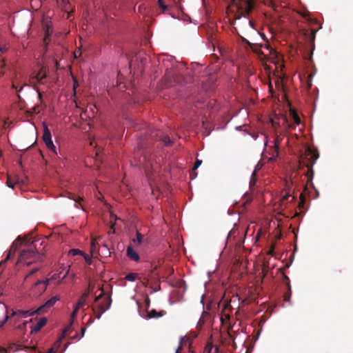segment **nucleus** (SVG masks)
<instances>
[{
  "label": "nucleus",
  "instance_id": "f257e3e1",
  "mask_svg": "<svg viewBox=\"0 0 353 353\" xmlns=\"http://www.w3.org/2000/svg\"><path fill=\"white\" fill-rule=\"evenodd\" d=\"M319 157V153L317 150H314L310 148H307L305 152L301 156L299 161V169L303 170L306 168V171L303 173L307 179L306 184L304 186L303 192L300 194V202L299 207L303 208L305 204V194L307 193L308 188L314 189V185L312 183L314 172L313 166L316 163V160Z\"/></svg>",
  "mask_w": 353,
  "mask_h": 353
},
{
  "label": "nucleus",
  "instance_id": "f03ea898",
  "mask_svg": "<svg viewBox=\"0 0 353 353\" xmlns=\"http://www.w3.org/2000/svg\"><path fill=\"white\" fill-rule=\"evenodd\" d=\"M139 155L137 165L145 170L146 176L150 181L155 180V174L158 172L159 165L154 161L153 157L145 152L137 153Z\"/></svg>",
  "mask_w": 353,
  "mask_h": 353
},
{
  "label": "nucleus",
  "instance_id": "7ed1b4c3",
  "mask_svg": "<svg viewBox=\"0 0 353 353\" xmlns=\"http://www.w3.org/2000/svg\"><path fill=\"white\" fill-rule=\"evenodd\" d=\"M184 81L183 77L174 71H167L161 79V84L165 88L174 86L175 84L181 85Z\"/></svg>",
  "mask_w": 353,
  "mask_h": 353
},
{
  "label": "nucleus",
  "instance_id": "20e7f679",
  "mask_svg": "<svg viewBox=\"0 0 353 353\" xmlns=\"http://www.w3.org/2000/svg\"><path fill=\"white\" fill-rule=\"evenodd\" d=\"M27 241L28 242L27 245H29V247L27 249H24L21 252L19 258L18 259V262L25 261L26 259H32L34 261L41 260L43 256L42 254L37 252L35 248L32 245V243H33L32 239H27Z\"/></svg>",
  "mask_w": 353,
  "mask_h": 353
},
{
  "label": "nucleus",
  "instance_id": "39448f33",
  "mask_svg": "<svg viewBox=\"0 0 353 353\" xmlns=\"http://www.w3.org/2000/svg\"><path fill=\"white\" fill-rule=\"evenodd\" d=\"M112 304V299L110 295H107L103 297L101 302L94 305L92 307L93 312L97 319H100L102 314L108 310Z\"/></svg>",
  "mask_w": 353,
  "mask_h": 353
},
{
  "label": "nucleus",
  "instance_id": "423d86ee",
  "mask_svg": "<svg viewBox=\"0 0 353 353\" xmlns=\"http://www.w3.org/2000/svg\"><path fill=\"white\" fill-rule=\"evenodd\" d=\"M28 243V242L27 241V238H23L20 236H18L17 239L12 243L6 258L0 263V265L6 263L8 259L13 257L15 254L16 251L21 245H26Z\"/></svg>",
  "mask_w": 353,
  "mask_h": 353
},
{
  "label": "nucleus",
  "instance_id": "0eeeda50",
  "mask_svg": "<svg viewBox=\"0 0 353 353\" xmlns=\"http://www.w3.org/2000/svg\"><path fill=\"white\" fill-rule=\"evenodd\" d=\"M28 243V242L27 241V238H23L20 236H18L17 239L12 243L6 258L0 263V265L6 263L8 259L13 257L15 254L16 251L21 245H26Z\"/></svg>",
  "mask_w": 353,
  "mask_h": 353
},
{
  "label": "nucleus",
  "instance_id": "6e6552de",
  "mask_svg": "<svg viewBox=\"0 0 353 353\" xmlns=\"http://www.w3.org/2000/svg\"><path fill=\"white\" fill-rule=\"evenodd\" d=\"M175 353H194V351L192 348L191 343H190L189 337L184 336L180 338L179 346Z\"/></svg>",
  "mask_w": 353,
  "mask_h": 353
},
{
  "label": "nucleus",
  "instance_id": "1a4fd4ad",
  "mask_svg": "<svg viewBox=\"0 0 353 353\" xmlns=\"http://www.w3.org/2000/svg\"><path fill=\"white\" fill-rule=\"evenodd\" d=\"M146 133L147 136L151 139H157L159 138V139L162 141L165 145H170L172 143L169 137L159 134L160 132L157 130L150 128L147 130Z\"/></svg>",
  "mask_w": 353,
  "mask_h": 353
},
{
  "label": "nucleus",
  "instance_id": "9d476101",
  "mask_svg": "<svg viewBox=\"0 0 353 353\" xmlns=\"http://www.w3.org/2000/svg\"><path fill=\"white\" fill-rule=\"evenodd\" d=\"M11 312H12L11 314L9 315L8 310H7L6 315L10 316L9 319H10L11 317H14L16 322L19 321L21 319L26 318L29 316H32V315L37 314L36 312H34V311H31V310H14L12 309Z\"/></svg>",
  "mask_w": 353,
  "mask_h": 353
},
{
  "label": "nucleus",
  "instance_id": "9b49d317",
  "mask_svg": "<svg viewBox=\"0 0 353 353\" xmlns=\"http://www.w3.org/2000/svg\"><path fill=\"white\" fill-rule=\"evenodd\" d=\"M59 296H54L48 300L44 304L38 307L34 312L37 314H42L46 312L50 307H52L59 300Z\"/></svg>",
  "mask_w": 353,
  "mask_h": 353
},
{
  "label": "nucleus",
  "instance_id": "f8f14e48",
  "mask_svg": "<svg viewBox=\"0 0 353 353\" xmlns=\"http://www.w3.org/2000/svg\"><path fill=\"white\" fill-rule=\"evenodd\" d=\"M254 8V3L251 0H245L243 1L239 7L241 14L243 17L248 15Z\"/></svg>",
  "mask_w": 353,
  "mask_h": 353
},
{
  "label": "nucleus",
  "instance_id": "ddd939ff",
  "mask_svg": "<svg viewBox=\"0 0 353 353\" xmlns=\"http://www.w3.org/2000/svg\"><path fill=\"white\" fill-rule=\"evenodd\" d=\"M301 33L303 34L305 39L310 44H311V45L314 44L316 30H313V29H312V30L302 29Z\"/></svg>",
  "mask_w": 353,
  "mask_h": 353
},
{
  "label": "nucleus",
  "instance_id": "4468645a",
  "mask_svg": "<svg viewBox=\"0 0 353 353\" xmlns=\"http://www.w3.org/2000/svg\"><path fill=\"white\" fill-rule=\"evenodd\" d=\"M46 323L47 319L46 317L40 318L37 324L31 327V332L37 333L46 324Z\"/></svg>",
  "mask_w": 353,
  "mask_h": 353
},
{
  "label": "nucleus",
  "instance_id": "2eb2a0df",
  "mask_svg": "<svg viewBox=\"0 0 353 353\" xmlns=\"http://www.w3.org/2000/svg\"><path fill=\"white\" fill-rule=\"evenodd\" d=\"M46 77V74L43 71V69L41 68L37 74L32 77V83H34V81H36L37 83L43 84V80Z\"/></svg>",
  "mask_w": 353,
  "mask_h": 353
},
{
  "label": "nucleus",
  "instance_id": "dca6fc26",
  "mask_svg": "<svg viewBox=\"0 0 353 353\" xmlns=\"http://www.w3.org/2000/svg\"><path fill=\"white\" fill-rule=\"evenodd\" d=\"M127 256L132 260L134 261H138L139 260V256L136 251L133 250L131 246H128L127 248Z\"/></svg>",
  "mask_w": 353,
  "mask_h": 353
},
{
  "label": "nucleus",
  "instance_id": "f3484780",
  "mask_svg": "<svg viewBox=\"0 0 353 353\" xmlns=\"http://www.w3.org/2000/svg\"><path fill=\"white\" fill-rule=\"evenodd\" d=\"M20 183L19 179L17 176H14L12 178L10 176H8L7 181H6V185L11 188H14V185L19 184Z\"/></svg>",
  "mask_w": 353,
  "mask_h": 353
},
{
  "label": "nucleus",
  "instance_id": "a211bd4d",
  "mask_svg": "<svg viewBox=\"0 0 353 353\" xmlns=\"http://www.w3.org/2000/svg\"><path fill=\"white\" fill-rule=\"evenodd\" d=\"M165 314V312L163 310L160 311L159 312H157L156 310H152L150 312H149L147 314V317L148 319L151 318H159L161 316H163Z\"/></svg>",
  "mask_w": 353,
  "mask_h": 353
},
{
  "label": "nucleus",
  "instance_id": "6ab92c4d",
  "mask_svg": "<svg viewBox=\"0 0 353 353\" xmlns=\"http://www.w3.org/2000/svg\"><path fill=\"white\" fill-rule=\"evenodd\" d=\"M42 138L43 142L50 141V140L52 139L50 131L45 123H43V134Z\"/></svg>",
  "mask_w": 353,
  "mask_h": 353
},
{
  "label": "nucleus",
  "instance_id": "aec40b11",
  "mask_svg": "<svg viewBox=\"0 0 353 353\" xmlns=\"http://www.w3.org/2000/svg\"><path fill=\"white\" fill-rule=\"evenodd\" d=\"M56 1H57V3L59 2V0H56ZM61 1L63 5V9L64 10L65 12H67L69 15L70 14L69 10L70 9V4L69 2V0H61Z\"/></svg>",
  "mask_w": 353,
  "mask_h": 353
},
{
  "label": "nucleus",
  "instance_id": "412c9836",
  "mask_svg": "<svg viewBox=\"0 0 353 353\" xmlns=\"http://www.w3.org/2000/svg\"><path fill=\"white\" fill-rule=\"evenodd\" d=\"M48 283H49V279H46V280H37L34 285L36 287V286H38L40 284H43V289H42V291L44 292L46 288H47V286L48 285Z\"/></svg>",
  "mask_w": 353,
  "mask_h": 353
},
{
  "label": "nucleus",
  "instance_id": "4be33fe9",
  "mask_svg": "<svg viewBox=\"0 0 353 353\" xmlns=\"http://www.w3.org/2000/svg\"><path fill=\"white\" fill-rule=\"evenodd\" d=\"M87 296H88V294L87 293H83V295L80 297V299H79L77 305H78V307H83L85 303V301H86V299H87Z\"/></svg>",
  "mask_w": 353,
  "mask_h": 353
},
{
  "label": "nucleus",
  "instance_id": "5701e85b",
  "mask_svg": "<svg viewBox=\"0 0 353 353\" xmlns=\"http://www.w3.org/2000/svg\"><path fill=\"white\" fill-rule=\"evenodd\" d=\"M69 198L75 201L76 203L74 204V205L77 208V203L81 204V202L83 201V199L81 196H77L74 194H70V196H69Z\"/></svg>",
  "mask_w": 353,
  "mask_h": 353
},
{
  "label": "nucleus",
  "instance_id": "b1692460",
  "mask_svg": "<svg viewBox=\"0 0 353 353\" xmlns=\"http://www.w3.org/2000/svg\"><path fill=\"white\" fill-rule=\"evenodd\" d=\"M47 146V148L51 151L54 154H57V152H56V147L55 145H54L52 139L50 140V141H46V142H44Z\"/></svg>",
  "mask_w": 353,
  "mask_h": 353
},
{
  "label": "nucleus",
  "instance_id": "393cba45",
  "mask_svg": "<svg viewBox=\"0 0 353 353\" xmlns=\"http://www.w3.org/2000/svg\"><path fill=\"white\" fill-rule=\"evenodd\" d=\"M137 274L129 273L125 276V280H127L128 281H134L135 279H137Z\"/></svg>",
  "mask_w": 353,
  "mask_h": 353
},
{
  "label": "nucleus",
  "instance_id": "a878e982",
  "mask_svg": "<svg viewBox=\"0 0 353 353\" xmlns=\"http://www.w3.org/2000/svg\"><path fill=\"white\" fill-rule=\"evenodd\" d=\"M288 292L284 294V301H289L290 299V297H291V286L289 283H288Z\"/></svg>",
  "mask_w": 353,
  "mask_h": 353
},
{
  "label": "nucleus",
  "instance_id": "bb28decb",
  "mask_svg": "<svg viewBox=\"0 0 353 353\" xmlns=\"http://www.w3.org/2000/svg\"><path fill=\"white\" fill-rule=\"evenodd\" d=\"M99 290L101 291V294L97 296L94 299V305L99 303V301L104 296L105 293L102 288H99Z\"/></svg>",
  "mask_w": 353,
  "mask_h": 353
},
{
  "label": "nucleus",
  "instance_id": "cd10ccee",
  "mask_svg": "<svg viewBox=\"0 0 353 353\" xmlns=\"http://www.w3.org/2000/svg\"><path fill=\"white\" fill-rule=\"evenodd\" d=\"M83 252L78 250V249H72L70 250V254L73 255V256H76V255H78V254H81V255H83Z\"/></svg>",
  "mask_w": 353,
  "mask_h": 353
},
{
  "label": "nucleus",
  "instance_id": "c85d7f7f",
  "mask_svg": "<svg viewBox=\"0 0 353 353\" xmlns=\"http://www.w3.org/2000/svg\"><path fill=\"white\" fill-rule=\"evenodd\" d=\"M142 238H143V236L141 235V234L139 233V232H137V238L134 239L133 241L134 243L137 242L139 244H140L142 242Z\"/></svg>",
  "mask_w": 353,
  "mask_h": 353
},
{
  "label": "nucleus",
  "instance_id": "c756f323",
  "mask_svg": "<svg viewBox=\"0 0 353 353\" xmlns=\"http://www.w3.org/2000/svg\"><path fill=\"white\" fill-rule=\"evenodd\" d=\"M292 118H293L294 124L299 125L301 123L300 118L299 117V116L295 112H293Z\"/></svg>",
  "mask_w": 353,
  "mask_h": 353
},
{
  "label": "nucleus",
  "instance_id": "7c9ffc66",
  "mask_svg": "<svg viewBox=\"0 0 353 353\" xmlns=\"http://www.w3.org/2000/svg\"><path fill=\"white\" fill-rule=\"evenodd\" d=\"M159 7L163 10V12H165L168 10V6L164 3L163 0L158 1Z\"/></svg>",
  "mask_w": 353,
  "mask_h": 353
},
{
  "label": "nucleus",
  "instance_id": "2f4dec72",
  "mask_svg": "<svg viewBox=\"0 0 353 353\" xmlns=\"http://www.w3.org/2000/svg\"><path fill=\"white\" fill-rule=\"evenodd\" d=\"M201 160L196 159L192 168L193 171H195L201 165Z\"/></svg>",
  "mask_w": 353,
  "mask_h": 353
},
{
  "label": "nucleus",
  "instance_id": "473e14b6",
  "mask_svg": "<svg viewBox=\"0 0 353 353\" xmlns=\"http://www.w3.org/2000/svg\"><path fill=\"white\" fill-rule=\"evenodd\" d=\"M151 265H152V270H150V276H151L152 277H155L156 276V274L154 273V272L157 269L158 266L157 265L153 266L152 264Z\"/></svg>",
  "mask_w": 353,
  "mask_h": 353
},
{
  "label": "nucleus",
  "instance_id": "72a5a7b5",
  "mask_svg": "<svg viewBox=\"0 0 353 353\" xmlns=\"http://www.w3.org/2000/svg\"><path fill=\"white\" fill-rule=\"evenodd\" d=\"M82 256L84 257L85 261L88 264L90 265L92 263V259L90 256H88L85 253H83Z\"/></svg>",
  "mask_w": 353,
  "mask_h": 353
},
{
  "label": "nucleus",
  "instance_id": "f704fd0d",
  "mask_svg": "<svg viewBox=\"0 0 353 353\" xmlns=\"http://www.w3.org/2000/svg\"><path fill=\"white\" fill-rule=\"evenodd\" d=\"M70 330H71V325H68L66 327H65V329L63 331V336H65L68 335L70 333Z\"/></svg>",
  "mask_w": 353,
  "mask_h": 353
},
{
  "label": "nucleus",
  "instance_id": "c9c22d12",
  "mask_svg": "<svg viewBox=\"0 0 353 353\" xmlns=\"http://www.w3.org/2000/svg\"><path fill=\"white\" fill-rule=\"evenodd\" d=\"M5 66V63L3 59L0 60V76L4 74V72L2 70V68Z\"/></svg>",
  "mask_w": 353,
  "mask_h": 353
},
{
  "label": "nucleus",
  "instance_id": "e433bc0d",
  "mask_svg": "<svg viewBox=\"0 0 353 353\" xmlns=\"http://www.w3.org/2000/svg\"><path fill=\"white\" fill-rule=\"evenodd\" d=\"M38 270H39L38 268H34L33 270H32L29 272V274L26 276L25 280H27L29 276H30L31 275H32L34 273H36L38 271Z\"/></svg>",
  "mask_w": 353,
  "mask_h": 353
},
{
  "label": "nucleus",
  "instance_id": "4c0bfd02",
  "mask_svg": "<svg viewBox=\"0 0 353 353\" xmlns=\"http://www.w3.org/2000/svg\"><path fill=\"white\" fill-rule=\"evenodd\" d=\"M50 36V32H49V30L48 29L46 32V34H45V37L43 38V42L45 43H48V37Z\"/></svg>",
  "mask_w": 353,
  "mask_h": 353
},
{
  "label": "nucleus",
  "instance_id": "58836bf2",
  "mask_svg": "<svg viewBox=\"0 0 353 353\" xmlns=\"http://www.w3.org/2000/svg\"><path fill=\"white\" fill-rule=\"evenodd\" d=\"M255 176H256V173L255 172H254L252 174V176H251V180H250V185L252 184H254L255 181H256V178H255Z\"/></svg>",
  "mask_w": 353,
  "mask_h": 353
},
{
  "label": "nucleus",
  "instance_id": "ea45409f",
  "mask_svg": "<svg viewBox=\"0 0 353 353\" xmlns=\"http://www.w3.org/2000/svg\"><path fill=\"white\" fill-rule=\"evenodd\" d=\"M264 3L269 6H273L274 3L273 0H263Z\"/></svg>",
  "mask_w": 353,
  "mask_h": 353
},
{
  "label": "nucleus",
  "instance_id": "a19ab883",
  "mask_svg": "<svg viewBox=\"0 0 353 353\" xmlns=\"http://www.w3.org/2000/svg\"><path fill=\"white\" fill-rule=\"evenodd\" d=\"M97 246V242L96 240L92 239L91 242V248L92 250H95Z\"/></svg>",
  "mask_w": 353,
  "mask_h": 353
},
{
  "label": "nucleus",
  "instance_id": "79ce46f5",
  "mask_svg": "<svg viewBox=\"0 0 353 353\" xmlns=\"http://www.w3.org/2000/svg\"><path fill=\"white\" fill-rule=\"evenodd\" d=\"M28 323V321H24L22 323V325H20L18 326V328L19 329H23V328H25L26 327V325H27Z\"/></svg>",
  "mask_w": 353,
  "mask_h": 353
},
{
  "label": "nucleus",
  "instance_id": "37998d69",
  "mask_svg": "<svg viewBox=\"0 0 353 353\" xmlns=\"http://www.w3.org/2000/svg\"><path fill=\"white\" fill-rule=\"evenodd\" d=\"M10 316L6 315L5 319L0 323V327H2L4 323L9 319Z\"/></svg>",
  "mask_w": 353,
  "mask_h": 353
},
{
  "label": "nucleus",
  "instance_id": "c03bdc74",
  "mask_svg": "<svg viewBox=\"0 0 353 353\" xmlns=\"http://www.w3.org/2000/svg\"><path fill=\"white\" fill-rule=\"evenodd\" d=\"M77 312L76 311L73 310V312H72V314L70 315V319L72 321L77 316Z\"/></svg>",
  "mask_w": 353,
  "mask_h": 353
},
{
  "label": "nucleus",
  "instance_id": "a18cd8bd",
  "mask_svg": "<svg viewBox=\"0 0 353 353\" xmlns=\"http://www.w3.org/2000/svg\"><path fill=\"white\" fill-rule=\"evenodd\" d=\"M150 302V299L148 297H147L146 299H145V304H146L147 307H149Z\"/></svg>",
  "mask_w": 353,
  "mask_h": 353
},
{
  "label": "nucleus",
  "instance_id": "49530a36",
  "mask_svg": "<svg viewBox=\"0 0 353 353\" xmlns=\"http://www.w3.org/2000/svg\"><path fill=\"white\" fill-rule=\"evenodd\" d=\"M290 196V194H286L285 196H283V200H288Z\"/></svg>",
  "mask_w": 353,
  "mask_h": 353
},
{
  "label": "nucleus",
  "instance_id": "de8ad7c7",
  "mask_svg": "<svg viewBox=\"0 0 353 353\" xmlns=\"http://www.w3.org/2000/svg\"><path fill=\"white\" fill-rule=\"evenodd\" d=\"M6 50H7V49H6L5 47H1V46H0V52H6Z\"/></svg>",
  "mask_w": 353,
  "mask_h": 353
},
{
  "label": "nucleus",
  "instance_id": "09e8293b",
  "mask_svg": "<svg viewBox=\"0 0 353 353\" xmlns=\"http://www.w3.org/2000/svg\"><path fill=\"white\" fill-rule=\"evenodd\" d=\"M114 232H115V231H114V227H113V225H112V226L111 227L110 230H109L108 233H109V234H110V233L114 234Z\"/></svg>",
  "mask_w": 353,
  "mask_h": 353
},
{
  "label": "nucleus",
  "instance_id": "8fccbe9b",
  "mask_svg": "<svg viewBox=\"0 0 353 353\" xmlns=\"http://www.w3.org/2000/svg\"><path fill=\"white\" fill-rule=\"evenodd\" d=\"M274 253V245L272 246L271 249L269 251V254L273 255Z\"/></svg>",
  "mask_w": 353,
  "mask_h": 353
},
{
  "label": "nucleus",
  "instance_id": "3c124183",
  "mask_svg": "<svg viewBox=\"0 0 353 353\" xmlns=\"http://www.w3.org/2000/svg\"><path fill=\"white\" fill-rule=\"evenodd\" d=\"M34 89L37 90V92H38L39 99H41V97H42V94H41V92H39V90L37 88H36L35 87H34Z\"/></svg>",
  "mask_w": 353,
  "mask_h": 353
},
{
  "label": "nucleus",
  "instance_id": "603ef678",
  "mask_svg": "<svg viewBox=\"0 0 353 353\" xmlns=\"http://www.w3.org/2000/svg\"><path fill=\"white\" fill-rule=\"evenodd\" d=\"M142 8H143V6H141H141H139V8H138V11H139V12H142V11H141V10H142Z\"/></svg>",
  "mask_w": 353,
  "mask_h": 353
},
{
  "label": "nucleus",
  "instance_id": "864d4df0",
  "mask_svg": "<svg viewBox=\"0 0 353 353\" xmlns=\"http://www.w3.org/2000/svg\"><path fill=\"white\" fill-rule=\"evenodd\" d=\"M80 307H78V305H76V306H75V307H74V311H76L77 312H78V310H79V309Z\"/></svg>",
  "mask_w": 353,
  "mask_h": 353
},
{
  "label": "nucleus",
  "instance_id": "5fc2aeb1",
  "mask_svg": "<svg viewBox=\"0 0 353 353\" xmlns=\"http://www.w3.org/2000/svg\"><path fill=\"white\" fill-rule=\"evenodd\" d=\"M85 330H86V329H85V327H83V328H82V330H81V332H82V335H81V336H83L84 332H85Z\"/></svg>",
  "mask_w": 353,
  "mask_h": 353
},
{
  "label": "nucleus",
  "instance_id": "6e6d98bb",
  "mask_svg": "<svg viewBox=\"0 0 353 353\" xmlns=\"http://www.w3.org/2000/svg\"><path fill=\"white\" fill-rule=\"evenodd\" d=\"M54 352V350L53 349H50L49 351H48V353H53Z\"/></svg>",
  "mask_w": 353,
  "mask_h": 353
},
{
  "label": "nucleus",
  "instance_id": "4d7b16f0",
  "mask_svg": "<svg viewBox=\"0 0 353 353\" xmlns=\"http://www.w3.org/2000/svg\"><path fill=\"white\" fill-rule=\"evenodd\" d=\"M243 41L247 43L249 45H251V43L249 41H248L247 40H245V39H243Z\"/></svg>",
  "mask_w": 353,
  "mask_h": 353
},
{
  "label": "nucleus",
  "instance_id": "13d9d810",
  "mask_svg": "<svg viewBox=\"0 0 353 353\" xmlns=\"http://www.w3.org/2000/svg\"><path fill=\"white\" fill-rule=\"evenodd\" d=\"M289 126H290V128H295V125H291V124H290Z\"/></svg>",
  "mask_w": 353,
  "mask_h": 353
},
{
  "label": "nucleus",
  "instance_id": "bf43d9fd",
  "mask_svg": "<svg viewBox=\"0 0 353 353\" xmlns=\"http://www.w3.org/2000/svg\"><path fill=\"white\" fill-rule=\"evenodd\" d=\"M76 83H77V81H74V90H75V89H76Z\"/></svg>",
  "mask_w": 353,
  "mask_h": 353
},
{
  "label": "nucleus",
  "instance_id": "052dcab7",
  "mask_svg": "<svg viewBox=\"0 0 353 353\" xmlns=\"http://www.w3.org/2000/svg\"><path fill=\"white\" fill-rule=\"evenodd\" d=\"M31 263H32V262H28V263H27V265H30Z\"/></svg>",
  "mask_w": 353,
  "mask_h": 353
},
{
  "label": "nucleus",
  "instance_id": "680f3d73",
  "mask_svg": "<svg viewBox=\"0 0 353 353\" xmlns=\"http://www.w3.org/2000/svg\"><path fill=\"white\" fill-rule=\"evenodd\" d=\"M12 87L15 89H17V87H15V85L13 83Z\"/></svg>",
  "mask_w": 353,
  "mask_h": 353
},
{
  "label": "nucleus",
  "instance_id": "e2e57ef3",
  "mask_svg": "<svg viewBox=\"0 0 353 353\" xmlns=\"http://www.w3.org/2000/svg\"><path fill=\"white\" fill-rule=\"evenodd\" d=\"M285 279L289 280V278L287 276H285Z\"/></svg>",
  "mask_w": 353,
  "mask_h": 353
},
{
  "label": "nucleus",
  "instance_id": "0e129e2a",
  "mask_svg": "<svg viewBox=\"0 0 353 353\" xmlns=\"http://www.w3.org/2000/svg\"><path fill=\"white\" fill-rule=\"evenodd\" d=\"M1 350H2V348H1V347H0V351H1Z\"/></svg>",
  "mask_w": 353,
  "mask_h": 353
}]
</instances>
